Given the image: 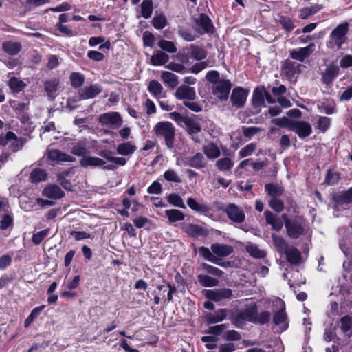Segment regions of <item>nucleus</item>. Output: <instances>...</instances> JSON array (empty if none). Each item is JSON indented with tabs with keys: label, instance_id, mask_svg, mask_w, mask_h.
<instances>
[{
	"label": "nucleus",
	"instance_id": "obj_1",
	"mask_svg": "<svg viewBox=\"0 0 352 352\" xmlns=\"http://www.w3.org/2000/svg\"><path fill=\"white\" fill-rule=\"evenodd\" d=\"M87 142L85 141H79L76 143L72 150V153L77 156H81L80 164L83 168L91 166L94 168H102L104 170H114L116 166L112 164L106 166V162L102 158L98 157L87 156L89 153L87 148Z\"/></svg>",
	"mask_w": 352,
	"mask_h": 352
},
{
	"label": "nucleus",
	"instance_id": "obj_21",
	"mask_svg": "<svg viewBox=\"0 0 352 352\" xmlns=\"http://www.w3.org/2000/svg\"><path fill=\"white\" fill-rule=\"evenodd\" d=\"M203 151L209 160L217 159L221 155L219 146L213 142L205 144L203 146Z\"/></svg>",
	"mask_w": 352,
	"mask_h": 352
},
{
	"label": "nucleus",
	"instance_id": "obj_45",
	"mask_svg": "<svg viewBox=\"0 0 352 352\" xmlns=\"http://www.w3.org/2000/svg\"><path fill=\"white\" fill-rule=\"evenodd\" d=\"M8 85L13 92L19 93L23 90L26 84L16 77H12L8 81Z\"/></svg>",
	"mask_w": 352,
	"mask_h": 352
},
{
	"label": "nucleus",
	"instance_id": "obj_41",
	"mask_svg": "<svg viewBox=\"0 0 352 352\" xmlns=\"http://www.w3.org/2000/svg\"><path fill=\"white\" fill-rule=\"evenodd\" d=\"M148 90L153 97L160 98L163 91V87L157 80H152L148 84Z\"/></svg>",
	"mask_w": 352,
	"mask_h": 352
},
{
	"label": "nucleus",
	"instance_id": "obj_6",
	"mask_svg": "<svg viewBox=\"0 0 352 352\" xmlns=\"http://www.w3.org/2000/svg\"><path fill=\"white\" fill-rule=\"evenodd\" d=\"M192 28L199 35L211 34L214 32L211 19L204 13H201L199 17L195 19Z\"/></svg>",
	"mask_w": 352,
	"mask_h": 352
},
{
	"label": "nucleus",
	"instance_id": "obj_30",
	"mask_svg": "<svg viewBox=\"0 0 352 352\" xmlns=\"http://www.w3.org/2000/svg\"><path fill=\"white\" fill-rule=\"evenodd\" d=\"M228 316L226 309H220L215 313H210L207 315L206 321L208 324H215L223 320Z\"/></svg>",
	"mask_w": 352,
	"mask_h": 352
},
{
	"label": "nucleus",
	"instance_id": "obj_3",
	"mask_svg": "<svg viewBox=\"0 0 352 352\" xmlns=\"http://www.w3.org/2000/svg\"><path fill=\"white\" fill-rule=\"evenodd\" d=\"M256 305L240 311L231 318L232 323L238 328H241L246 321L254 323L256 316Z\"/></svg>",
	"mask_w": 352,
	"mask_h": 352
},
{
	"label": "nucleus",
	"instance_id": "obj_47",
	"mask_svg": "<svg viewBox=\"0 0 352 352\" xmlns=\"http://www.w3.org/2000/svg\"><path fill=\"white\" fill-rule=\"evenodd\" d=\"M322 9V6L316 5L310 8H304L300 10V17L302 19H305L308 18L309 16H311L316 14L317 12Z\"/></svg>",
	"mask_w": 352,
	"mask_h": 352
},
{
	"label": "nucleus",
	"instance_id": "obj_25",
	"mask_svg": "<svg viewBox=\"0 0 352 352\" xmlns=\"http://www.w3.org/2000/svg\"><path fill=\"white\" fill-rule=\"evenodd\" d=\"M199 254L203 256L206 260L213 263L214 264L219 265L222 267H226L229 263H221L219 262V259L214 255L212 250L210 251L209 248L201 246L199 248Z\"/></svg>",
	"mask_w": 352,
	"mask_h": 352
},
{
	"label": "nucleus",
	"instance_id": "obj_64",
	"mask_svg": "<svg viewBox=\"0 0 352 352\" xmlns=\"http://www.w3.org/2000/svg\"><path fill=\"white\" fill-rule=\"evenodd\" d=\"M49 231L50 229H45L38 232L36 234H34L32 239L33 243L35 245H39L42 241L47 236Z\"/></svg>",
	"mask_w": 352,
	"mask_h": 352
},
{
	"label": "nucleus",
	"instance_id": "obj_61",
	"mask_svg": "<svg viewBox=\"0 0 352 352\" xmlns=\"http://www.w3.org/2000/svg\"><path fill=\"white\" fill-rule=\"evenodd\" d=\"M179 35L182 36L186 41H193L196 36H194L190 30L184 27L179 28Z\"/></svg>",
	"mask_w": 352,
	"mask_h": 352
},
{
	"label": "nucleus",
	"instance_id": "obj_53",
	"mask_svg": "<svg viewBox=\"0 0 352 352\" xmlns=\"http://www.w3.org/2000/svg\"><path fill=\"white\" fill-rule=\"evenodd\" d=\"M142 14L145 19L149 18L153 12V1L152 0H144L141 5Z\"/></svg>",
	"mask_w": 352,
	"mask_h": 352
},
{
	"label": "nucleus",
	"instance_id": "obj_63",
	"mask_svg": "<svg viewBox=\"0 0 352 352\" xmlns=\"http://www.w3.org/2000/svg\"><path fill=\"white\" fill-rule=\"evenodd\" d=\"M270 206L276 212L280 213L284 209L283 201L278 198H272L269 202Z\"/></svg>",
	"mask_w": 352,
	"mask_h": 352
},
{
	"label": "nucleus",
	"instance_id": "obj_16",
	"mask_svg": "<svg viewBox=\"0 0 352 352\" xmlns=\"http://www.w3.org/2000/svg\"><path fill=\"white\" fill-rule=\"evenodd\" d=\"M102 91L100 85L94 84L89 86H85L78 91L80 100H86L95 98Z\"/></svg>",
	"mask_w": 352,
	"mask_h": 352
},
{
	"label": "nucleus",
	"instance_id": "obj_13",
	"mask_svg": "<svg viewBox=\"0 0 352 352\" xmlns=\"http://www.w3.org/2000/svg\"><path fill=\"white\" fill-rule=\"evenodd\" d=\"M247 97L248 91L241 87H237L232 90L230 100L233 106L241 108L244 106Z\"/></svg>",
	"mask_w": 352,
	"mask_h": 352
},
{
	"label": "nucleus",
	"instance_id": "obj_22",
	"mask_svg": "<svg viewBox=\"0 0 352 352\" xmlns=\"http://www.w3.org/2000/svg\"><path fill=\"white\" fill-rule=\"evenodd\" d=\"M182 229L186 234L192 237L205 236L207 234L206 230H204L202 227L195 224H183Z\"/></svg>",
	"mask_w": 352,
	"mask_h": 352
},
{
	"label": "nucleus",
	"instance_id": "obj_36",
	"mask_svg": "<svg viewBox=\"0 0 352 352\" xmlns=\"http://www.w3.org/2000/svg\"><path fill=\"white\" fill-rule=\"evenodd\" d=\"M47 177L46 171L41 168L34 169L30 176V180L32 183L38 184L41 182L45 181Z\"/></svg>",
	"mask_w": 352,
	"mask_h": 352
},
{
	"label": "nucleus",
	"instance_id": "obj_18",
	"mask_svg": "<svg viewBox=\"0 0 352 352\" xmlns=\"http://www.w3.org/2000/svg\"><path fill=\"white\" fill-rule=\"evenodd\" d=\"M175 97L179 100H193L196 97L195 89L188 85H182L177 89Z\"/></svg>",
	"mask_w": 352,
	"mask_h": 352
},
{
	"label": "nucleus",
	"instance_id": "obj_20",
	"mask_svg": "<svg viewBox=\"0 0 352 352\" xmlns=\"http://www.w3.org/2000/svg\"><path fill=\"white\" fill-rule=\"evenodd\" d=\"M43 195L50 199H58L63 197L65 192L57 185L51 184L44 188Z\"/></svg>",
	"mask_w": 352,
	"mask_h": 352
},
{
	"label": "nucleus",
	"instance_id": "obj_44",
	"mask_svg": "<svg viewBox=\"0 0 352 352\" xmlns=\"http://www.w3.org/2000/svg\"><path fill=\"white\" fill-rule=\"evenodd\" d=\"M197 278L200 284L204 287H215L219 284L218 279L206 274H199Z\"/></svg>",
	"mask_w": 352,
	"mask_h": 352
},
{
	"label": "nucleus",
	"instance_id": "obj_9",
	"mask_svg": "<svg viewBox=\"0 0 352 352\" xmlns=\"http://www.w3.org/2000/svg\"><path fill=\"white\" fill-rule=\"evenodd\" d=\"M98 121L104 126L118 129L122 124V118L118 112H108L101 114Z\"/></svg>",
	"mask_w": 352,
	"mask_h": 352
},
{
	"label": "nucleus",
	"instance_id": "obj_48",
	"mask_svg": "<svg viewBox=\"0 0 352 352\" xmlns=\"http://www.w3.org/2000/svg\"><path fill=\"white\" fill-rule=\"evenodd\" d=\"M166 199L167 201L170 204L175 207L186 208V206L183 201V199L179 195L176 193H171L168 196H167Z\"/></svg>",
	"mask_w": 352,
	"mask_h": 352
},
{
	"label": "nucleus",
	"instance_id": "obj_42",
	"mask_svg": "<svg viewBox=\"0 0 352 352\" xmlns=\"http://www.w3.org/2000/svg\"><path fill=\"white\" fill-rule=\"evenodd\" d=\"M272 239L276 250L280 254H283L289 247L285 240L276 234H272Z\"/></svg>",
	"mask_w": 352,
	"mask_h": 352
},
{
	"label": "nucleus",
	"instance_id": "obj_56",
	"mask_svg": "<svg viewBox=\"0 0 352 352\" xmlns=\"http://www.w3.org/2000/svg\"><path fill=\"white\" fill-rule=\"evenodd\" d=\"M164 178L170 182L181 183V177L174 170L169 169L164 172L163 175Z\"/></svg>",
	"mask_w": 352,
	"mask_h": 352
},
{
	"label": "nucleus",
	"instance_id": "obj_12",
	"mask_svg": "<svg viewBox=\"0 0 352 352\" xmlns=\"http://www.w3.org/2000/svg\"><path fill=\"white\" fill-rule=\"evenodd\" d=\"M226 212L228 218L234 223H241L245 221V215L243 210L234 204H229Z\"/></svg>",
	"mask_w": 352,
	"mask_h": 352
},
{
	"label": "nucleus",
	"instance_id": "obj_40",
	"mask_svg": "<svg viewBox=\"0 0 352 352\" xmlns=\"http://www.w3.org/2000/svg\"><path fill=\"white\" fill-rule=\"evenodd\" d=\"M265 190L272 198H278L284 192V188L279 185L267 184L265 186Z\"/></svg>",
	"mask_w": 352,
	"mask_h": 352
},
{
	"label": "nucleus",
	"instance_id": "obj_19",
	"mask_svg": "<svg viewBox=\"0 0 352 352\" xmlns=\"http://www.w3.org/2000/svg\"><path fill=\"white\" fill-rule=\"evenodd\" d=\"M210 248L214 255L219 257H226L233 252L232 246L223 243H213L211 245Z\"/></svg>",
	"mask_w": 352,
	"mask_h": 352
},
{
	"label": "nucleus",
	"instance_id": "obj_38",
	"mask_svg": "<svg viewBox=\"0 0 352 352\" xmlns=\"http://www.w3.org/2000/svg\"><path fill=\"white\" fill-rule=\"evenodd\" d=\"M162 81L171 87H175L178 85V77L175 74L164 71L161 74Z\"/></svg>",
	"mask_w": 352,
	"mask_h": 352
},
{
	"label": "nucleus",
	"instance_id": "obj_24",
	"mask_svg": "<svg viewBox=\"0 0 352 352\" xmlns=\"http://www.w3.org/2000/svg\"><path fill=\"white\" fill-rule=\"evenodd\" d=\"M264 215L267 223L271 225L274 230L280 231L282 229L283 223L281 218L269 210L265 211Z\"/></svg>",
	"mask_w": 352,
	"mask_h": 352
},
{
	"label": "nucleus",
	"instance_id": "obj_7",
	"mask_svg": "<svg viewBox=\"0 0 352 352\" xmlns=\"http://www.w3.org/2000/svg\"><path fill=\"white\" fill-rule=\"evenodd\" d=\"M276 305L280 309L275 311L273 316V322L276 325H280L281 331H285L288 327L287 315L285 312V305L284 301L278 298L276 300Z\"/></svg>",
	"mask_w": 352,
	"mask_h": 352
},
{
	"label": "nucleus",
	"instance_id": "obj_29",
	"mask_svg": "<svg viewBox=\"0 0 352 352\" xmlns=\"http://www.w3.org/2000/svg\"><path fill=\"white\" fill-rule=\"evenodd\" d=\"M339 72V67L337 65H332L328 67L322 74V81L329 85L337 76Z\"/></svg>",
	"mask_w": 352,
	"mask_h": 352
},
{
	"label": "nucleus",
	"instance_id": "obj_35",
	"mask_svg": "<svg viewBox=\"0 0 352 352\" xmlns=\"http://www.w3.org/2000/svg\"><path fill=\"white\" fill-rule=\"evenodd\" d=\"M169 56L162 51H157L153 54L151 58V62L153 65H162L168 63Z\"/></svg>",
	"mask_w": 352,
	"mask_h": 352
},
{
	"label": "nucleus",
	"instance_id": "obj_5",
	"mask_svg": "<svg viewBox=\"0 0 352 352\" xmlns=\"http://www.w3.org/2000/svg\"><path fill=\"white\" fill-rule=\"evenodd\" d=\"M349 25L344 23L338 25L331 33V40L328 46L333 47V45L337 46L338 49L341 48L342 44L346 41V35L349 30Z\"/></svg>",
	"mask_w": 352,
	"mask_h": 352
},
{
	"label": "nucleus",
	"instance_id": "obj_49",
	"mask_svg": "<svg viewBox=\"0 0 352 352\" xmlns=\"http://www.w3.org/2000/svg\"><path fill=\"white\" fill-rule=\"evenodd\" d=\"M186 202L189 208L194 211L205 212L208 210V207L206 205L199 204L192 197L188 198Z\"/></svg>",
	"mask_w": 352,
	"mask_h": 352
},
{
	"label": "nucleus",
	"instance_id": "obj_2",
	"mask_svg": "<svg viewBox=\"0 0 352 352\" xmlns=\"http://www.w3.org/2000/svg\"><path fill=\"white\" fill-rule=\"evenodd\" d=\"M155 134L160 138H164L166 146L171 149L173 148L175 129L170 122H159L154 127Z\"/></svg>",
	"mask_w": 352,
	"mask_h": 352
},
{
	"label": "nucleus",
	"instance_id": "obj_43",
	"mask_svg": "<svg viewBox=\"0 0 352 352\" xmlns=\"http://www.w3.org/2000/svg\"><path fill=\"white\" fill-rule=\"evenodd\" d=\"M271 318V313L269 311H263L258 314V308L256 307V316H254V324L260 325L267 323Z\"/></svg>",
	"mask_w": 352,
	"mask_h": 352
},
{
	"label": "nucleus",
	"instance_id": "obj_58",
	"mask_svg": "<svg viewBox=\"0 0 352 352\" xmlns=\"http://www.w3.org/2000/svg\"><path fill=\"white\" fill-rule=\"evenodd\" d=\"M278 21L283 26V28L287 32H290L294 28L293 21L288 16H280Z\"/></svg>",
	"mask_w": 352,
	"mask_h": 352
},
{
	"label": "nucleus",
	"instance_id": "obj_39",
	"mask_svg": "<svg viewBox=\"0 0 352 352\" xmlns=\"http://www.w3.org/2000/svg\"><path fill=\"white\" fill-rule=\"evenodd\" d=\"M165 214L170 223L181 221L185 218V214L180 210L176 209L166 210Z\"/></svg>",
	"mask_w": 352,
	"mask_h": 352
},
{
	"label": "nucleus",
	"instance_id": "obj_4",
	"mask_svg": "<svg viewBox=\"0 0 352 352\" xmlns=\"http://www.w3.org/2000/svg\"><path fill=\"white\" fill-rule=\"evenodd\" d=\"M282 219L285 220V226L287 230V235L292 239H298L301 236L305 230V225L300 219H289L286 214L282 215Z\"/></svg>",
	"mask_w": 352,
	"mask_h": 352
},
{
	"label": "nucleus",
	"instance_id": "obj_62",
	"mask_svg": "<svg viewBox=\"0 0 352 352\" xmlns=\"http://www.w3.org/2000/svg\"><path fill=\"white\" fill-rule=\"evenodd\" d=\"M202 268L207 273L214 275L217 277H221L223 274V272L219 270V268L214 267L212 265H208L207 263L202 264Z\"/></svg>",
	"mask_w": 352,
	"mask_h": 352
},
{
	"label": "nucleus",
	"instance_id": "obj_31",
	"mask_svg": "<svg viewBox=\"0 0 352 352\" xmlns=\"http://www.w3.org/2000/svg\"><path fill=\"white\" fill-rule=\"evenodd\" d=\"M59 80L56 78L46 80L44 82V89L50 100L55 98L54 93L58 90Z\"/></svg>",
	"mask_w": 352,
	"mask_h": 352
},
{
	"label": "nucleus",
	"instance_id": "obj_17",
	"mask_svg": "<svg viewBox=\"0 0 352 352\" xmlns=\"http://www.w3.org/2000/svg\"><path fill=\"white\" fill-rule=\"evenodd\" d=\"M47 157L51 161L56 162H74L76 161V158L74 157L63 153L58 149L49 150Z\"/></svg>",
	"mask_w": 352,
	"mask_h": 352
},
{
	"label": "nucleus",
	"instance_id": "obj_8",
	"mask_svg": "<svg viewBox=\"0 0 352 352\" xmlns=\"http://www.w3.org/2000/svg\"><path fill=\"white\" fill-rule=\"evenodd\" d=\"M231 88L232 83L230 80L221 79L220 82L216 83V85H212V92L213 95L221 100H227Z\"/></svg>",
	"mask_w": 352,
	"mask_h": 352
},
{
	"label": "nucleus",
	"instance_id": "obj_11",
	"mask_svg": "<svg viewBox=\"0 0 352 352\" xmlns=\"http://www.w3.org/2000/svg\"><path fill=\"white\" fill-rule=\"evenodd\" d=\"M294 131L300 138H305L312 133L311 124L305 121H294L291 130Z\"/></svg>",
	"mask_w": 352,
	"mask_h": 352
},
{
	"label": "nucleus",
	"instance_id": "obj_23",
	"mask_svg": "<svg viewBox=\"0 0 352 352\" xmlns=\"http://www.w3.org/2000/svg\"><path fill=\"white\" fill-rule=\"evenodd\" d=\"M266 91L264 87H256L254 92L252 99V105L254 107H261L265 104V96Z\"/></svg>",
	"mask_w": 352,
	"mask_h": 352
},
{
	"label": "nucleus",
	"instance_id": "obj_55",
	"mask_svg": "<svg viewBox=\"0 0 352 352\" xmlns=\"http://www.w3.org/2000/svg\"><path fill=\"white\" fill-rule=\"evenodd\" d=\"M71 84L74 87L78 88L82 85L85 78L78 72H73L70 75Z\"/></svg>",
	"mask_w": 352,
	"mask_h": 352
},
{
	"label": "nucleus",
	"instance_id": "obj_10",
	"mask_svg": "<svg viewBox=\"0 0 352 352\" xmlns=\"http://www.w3.org/2000/svg\"><path fill=\"white\" fill-rule=\"evenodd\" d=\"M232 296V292L228 288H220L215 289H209L206 291V296L209 300L216 302L225 299H229Z\"/></svg>",
	"mask_w": 352,
	"mask_h": 352
},
{
	"label": "nucleus",
	"instance_id": "obj_59",
	"mask_svg": "<svg viewBox=\"0 0 352 352\" xmlns=\"http://www.w3.org/2000/svg\"><path fill=\"white\" fill-rule=\"evenodd\" d=\"M331 125V118L325 116L319 117L317 122V128L322 132H325Z\"/></svg>",
	"mask_w": 352,
	"mask_h": 352
},
{
	"label": "nucleus",
	"instance_id": "obj_51",
	"mask_svg": "<svg viewBox=\"0 0 352 352\" xmlns=\"http://www.w3.org/2000/svg\"><path fill=\"white\" fill-rule=\"evenodd\" d=\"M44 308L45 305H41L32 309L30 314L25 320L24 327H28L33 322V321L38 317L39 314L44 309Z\"/></svg>",
	"mask_w": 352,
	"mask_h": 352
},
{
	"label": "nucleus",
	"instance_id": "obj_32",
	"mask_svg": "<svg viewBox=\"0 0 352 352\" xmlns=\"http://www.w3.org/2000/svg\"><path fill=\"white\" fill-rule=\"evenodd\" d=\"M136 146L131 142L121 143L118 145L117 153L124 156H129L134 153Z\"/></svg>",
	"mask_w": 352,
	"mask_h": 352
},
{
	"label": "nucleus",
	"instance_id": "obj_60",
	"mask_svg": "<svg viewBox=\"0 0 352 352\" xmlns=\"http://www.w3.org/2000/svg\"><path fill=\"white\" fill-rule=\"evenodd\" d=\"M339 179L340 175L337 172L331 170H328L325 178V182L328 185H335L338 182Z\"/></svg>",
	"mask_w": 352,
	"mask_h": 352
},
{
	"label": "nucleus",
	"instance_id": "obj_15",
	"mask_svg": "<svg viewBox=\"0 0 352 352\" xmlns=\"http://www.w3.org/2000/svg\"><path fill=\"white\" fill-rule=\"evenodd\" d=\"M301 65L290 60H285L281 67V73L283 76L292 78L296 74L300 73Z\"/></svg>",
	"mask_w": 352,
	"mask_h": 352
},
{
	"label": "nucleus",
	"instance_id": "obj_46",
	"mask_svg": "<svg viewBox=\"0 0 352 352\" xmlns=\"http://www.w3.org/2000/svg\"><path fill=\"white\" fill-rule=\"evenodd\" d=\"M246 251L253 257L263 258L266 256L265 251L261 250L255 244H249L246 246Z\"/></svg>",
	"mask_w": 352,
	"mask_h": 352
},
{
	"label": "nucleus",
	"instance_id": "obj_26",
	"mask_svg": "<svg viewBox=\"0 0 352 352\" xmlns=\"http://www.w3.org/2000/svg\"><path fill=\"white\" fill-rule=\"evenodd\" d=\"M186 50L190 56L195 60H200L204 59L207 56L206 50L200 46L192 44Z\"/></svg>",
	"mask_w": 352,
	"mask_h": 352
},
{
	"label": "nucleus",
	"instance_id": "obj_57",
	"mask_svg": "<svg viewBox=\"0 0 352 352\" xmlns=\"http://www.w3.org/2000/svg\"><path fill=\"white\" fill-rule=\"evenodd\" d=\"M294 121H291L287 117L283 116L280 118L273 119L271 122L280 127L287 128L291 130V126Z\"/></svg>",
	"mask_w": 352,
	"mask_h": 352
},
{
	"label": "nucleus",
	"instance_id": "obj_34",
	"mask_svg": "<svg viewBox=\"0 0 352 352\" xmlns=\"http://www.w3.org/2000/svg\"><path fill=\"white\" fill-rule=\"evenodd\" d=\"M215 166L221 172H229L234 166V162L230 157H223L216 161Z\"/></svg>",
	"mask_w": 352,
	"mask_h": 352
},
{
	"label": "nucleus",
	"instance_id": "obj_14",
	"mask_svg": "<svg viewBox=\"0 0 352 352\" xmlns=\"http://www.w3.org/2000/svg\"><path fill=\"white\" fill-rule=\"evenodd\" d=\"M315 45L314 43H311L305 47L291 50L289 52V56L293 59L302 62L305 58H308L311 54H312Z\"/></svg>",
	"mask_w": 352,
	"mask_h": 352
},
{
	"label": "nucleus",
	"instance_id": "obj_33",
	"mask_svg": "<svg viewBox=\"0 0 352 352\" xmlns=\"http://www.w3.org/2000/svg\"><path fill=\"white\" fill-rule=\"evenodd\" d=\"M286 255L287 260L292 264H298L300 263L301 255L298 249L294 247H289L283 253Z\"/></svg>",
	"mask_w": 352,
	"mask_h": 352
},
{
	"label": "nucleus",
	"instance_id": "obj_27",
	"mask_svg": "<svg viewBox=\"0 0 352 352\" xmlns=\"http://www.w3.org/2000/svg\"><path fill=\"white\" fill-rule=\"evenodd\" d=\"M187 164L192 168L200 169L205 168L206 161L201 153H197L192 157L188 158Z\"/></svg>",
	"mask_w": 352,
	"mask_h": 352
},
{
	"label": "nucleus",
	"instance_id": "obj_37",
	"mask_svg": "<svg viewBox=\"0 0 352 352\" xmlns=\"http://www.w3.org/2000/svg\"><path fill=\"white\" fill-rule=\"evenodd\" d=\"M184 124L188 128V133L193 136L201 132V128L199 123L190 118H186Z\"/></svg>",
	"mask_w": 352,
	"mask_h": 352
},
{
	"label": "nucleus",
	"instance_id": "obj_28",
	"mask_svg": "<svg viewBox=\"0 0 352 352\" xmlns=\"http://www.w3.org/2000/svg\"><path fill=\"white\" fill-rule=\"evenodd\" d=\"M22 49L20 42L5 41L2 43V50L7 54L16 55Z\"/></svg>",
	"mask_w": 352,
	"mask_h": 352
},
{
	"label": "nucleus",
	"instance_id": "obj_54",
	"mask_svg": "<svg viewBox=\"0 0 352 352\" xmlns=\"http://www.w3.org/2000/svg\"><path fill=\"white\" fill-rule=\"evenodd\" d=\"M158 45L162 50L168 53L177 52V47L173 41L162 39L158 42Z\"/></svg>",
	"mask_w": 352,
	"mask_h": 352
},
{
	"label": "nucleus",
	"instance_id": "obj_50",
	"mask_svg": "<svg viewBox=\"0 0 352 352\" xmlns=\"http://www.w3.org/2000/svg\"><path fill=\"white\" fill-rule=\"evenodd\" d=\"M12 141H13V142L10 145V149L12 152L16 153L22 149L25 144L27 142V138H18L16 135V138L12 139Z\"/></svg>",
	"mask_w": 352,
	"mask_h": 352
},
{
	"label": "nucleus",
	"instance_id": "obj_52",
	"mask_svg": "<svg viewBox=\"0 0 352 352\" xmlns=\"http://www.w3.org/2000/svg\"><path fill=\"white\" fill-rule=\"evenodd\" d=\"M335 201L338 204H350L352 202V189H349L336 197Z\"/></svg>",
	"mask_w": 352,
	"mask_h": 352
}]
</instances>
